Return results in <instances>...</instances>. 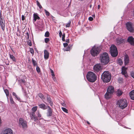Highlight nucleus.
<instances>
[{
	"mask_svg": "<svg viewBox=\"0 0 134 134\" xmlns=\"http://www.w3.org/2000/svg\"><path fill=\"white\" fill-rule=\"evenodd\" d=\"M111 75L108 71H104L101 75V79L104 82H108L111 80Z\"/></svg>",
	"mask_w": 134,
	"mask_h": 134,
	"instance_id": "f257e3e1",
	"label": "nucleus"
},
{
	"mask_svg": "<svg viewBox=\"0 0 134 134\" xmlns=\"http://www.w3.org/2000/svg\"><path fill=\"white\" fill-rule=\"evenodd\" d=\"M86 77L88 81L91 82H94L97 79L96 75L92 71H89L87 73Z\"/></svg>",
	"mask_w": 134,
	"mask_h": 134,
	"instance_id": "f03ea898",
	"label": "nucleus"
},
{
	"mask_svg": "<svg viewBox=\"0 0 134 134\" xmlns=\"http://www.w3.org/2000/svg\"><path fill=\"white\" fill-rule=\"evenodd\" d=\"M100 59L101 63L105 65L108 64L109 61L108 54L107 53H104L100 55Z\"/></svg>",
	"mask_w": 134,
	"mask_h": 134,
	"instance_id": "7ed1b4c3",
	"label": "nucleus"
},
{
	"mask_svg": "<svg viewBox=\"0 0 134 134\" xmlns=\"http://www.w3.org/2000/svg\"><path fill=\"white\" fill-rule=\"evenodd\" d=\"M117 105L121 109H124L127 105V100L125 99H121L117 101Z\"/></svg>",
	"mask_w": 134,
	"mask_h": 134,
	"instance_id": "20e7f679",
	"label": "nucleus"
},
{
	"mask_svg": "<svg viewBox=\"0 0 134 134\" xmlns=\"http://www.w3.org/2000/svg\"><path fill=\"white\" fill-rule=\"evenodd\" d=\"M111 55L113 57H116L118 54L117 48L116 46L114 45H111L110 51Z\"/></svg>",
	"mask_w": 134,
	"mask_h": 134,
	"instance_id": "39448f33",
	"label": "nucleus"
},
{
	"mask_svg": "<svg viewBox=\"0 0 134 134\" xmlns=\"http://www.w3.org/2000/svg\"><path fill=\"white\" fill-rule=\"evenodd\" d=\"M99 51L100 49L99 47L94 46L91 50V53L92 56H95L99 53Z\"/></svg>",
	"mask_w": 134,
	"mask_h": 134,
	"instance_id": "423d86ee",
	"label": "nucleus"
},
{
	"mask_svg": "<svg viewBox=\"0 0 134 134\" xmlns=\"http://www.w3.org/2000/svg\"><path fill=\"white\" fill-rule=\"evenodd\" d=\"M19 124L20 127H22L24 129H25L27 127V122L26 121L21 118L19 119Z\"/></svg>",
	"mask_w": 134,
	"mask_h": 134,
	"instance_id": "0eeeda50",
	"label": "nucleus"
},
{
	"mask_svg": "<svg viewBox=\"0 0 134 134\" xmlns=\"http://www.w3.org/2000/svg\"><path fill=\"white\" fill-rule=\"evenodd\" d=\"M127 29L130 32H132L134 31L132 23L130 22H127L126 24Z\"/></svg>",
	"mask_w": 134,
	"mask_h": 134,
	"instance_id": "6e6552de",
	"label": "nucleus"
},
{
	"mask_svg": "<svg viewBox=\"0 0 134 134\" xmlns=\"http://www.w3.org/2000/svg\"><path fill=\"white\" fill-rule=\"evenodd\" d=\"M102 69V67L100 64H96L94 66L93 70L95 72H98L101 70Z\"/></svg>",
	"mask_w": 134,
	"mask_h": 134,
	"instance_id": "1a4fd4ad",
	"label": "nucleus"
},
{
	"mask_svg": "<svg viewBox=\"0 0 134 134\" xmlns=\"http://www.w3.org/2000/svg\"><path fill=\"white\" fill-rule=\"evenodd\" d=\"M0 24L2 29L4 30L5 26V22L3 17L1 15H0Z\"/></svg>",
	"mask_w": 134,
	"mask_h": 134,
	"instance_id": "9d476101",
	"label": "nucleus"
},
{
	"mask_svg": "<svg viewBox=\"0 0 134 134\" xmlns=\"http://www.w3.org/2000/svg\"><path fill=\"white\" fill-rule=\"evenodd\" d=\"M48 109L47 110V116H51L52 115V110L50 107L48 106H47Z\"/></svg>",
	"mask_w": 134,
	"mask_h": 134,
	"instance_id": "9b49d317",
	"label": "nucleus"
},
{
	"mask_svg": "<svg viewBox=\"0 0 134 134\" xmlns=\"http://www.w3.org/2000/svg\"><path fill=\"white\" fill-rule=\"evenodd\" d=\"M107 92L108 93H110L113 94L114 92V89L113 87L111 86H109L107 89Z\"/></svg>",
	"mask_w": 134,
	"mask_h": 134,
	"instance_id": "f8f14e48",
	"label": "nucleus"
},
{
	"mask_svg": "<svg viewBox=\"0 0 134 134\" xmlns=\"http://www.w3.org/2000/svg\"><path fill=\"white\" fill-rule=\"evenodd\" d=\"M29 114L31 120L34 119L35 121L37 120V118L35 116V113L34 112H30Z\"/></svg>",
	"mask_w": 134,
	"mask_h": 134,
	"instance_id": "ddd939ff",
	"label": "nucleus"
},
{
	"mask_svg": "<svg viewBox=\"0 0 134 134\" xmlns=\"http://www.w3.org/2000/svg\"><path fill=\"white\" fill-rule=\"evenodd\" d=\"M134 38L133 37L131 36L129 37L127 39V41L128 42L132 45H134Z\"/></svg>",
	"mask_w": 134,
	"mask_h": 134,
	"instance_id": "4468645a",
	"label": "nucleus"
},
{
	"mask_svg": "<svg viewBox=\"0 0 134 134\" xmlns=\"http://www.w3.org/2000/svg\"><path fill=\"white\" fill-rule=\"evenodd\" d=\"M40 19L39 17L38 16L37 13H34L33 14V21L34 23L36 20L37 19Z\"/></svg>",
	"mask_w": 134,
	"mask_h": 134,
	"instance_id": "2eb2a0df",
	"label": "nucleus"
},
{
	"mask_svg": "<svg viewBox=\"0 0 134 134\" xmlns=\"http://www.w3.org/2000/svg\"><path fill=\"white\" fill-rule=\"evenodd\" d=\"M126 69L127 68H125L124 67H123L122 68V72L121 73L122 75H124L125 77H127V75L126 74Z\"/></svg>",
	"mask_w": 134,
	"mask_h": 134,
	"instance_id": "dca6fc26",
	"label": "nucleus"
},
{
	"mask_svg": "<svg viewBox=\"0 0 134 134\" xmlns=\"http://www.w3.org/2000/svg\"><path fill=\"white\" fill-rule=\"evenodd\" d=\"M44 57L45 59H48L49 57V53L48 51L46 50H45L44 51Z\"/></svg>",
	"mask_w": 134,
	"mask_h": 134,
	"instance_id": "f3484780",
	"label": "nucleus"
},
{
	"mask_svg": "<svg viewBox=\"0 0 134 134\" xmlns=\"http://www.w3.org/2000/svg\"><path fill=\"white\" fill-rule=\"evenodd\" d=\"M112 94L107 92L104 95L105 98L107 99H108L111 98Z\"/></svg>",
	"mask_w": 134,
	"mask_h": 134,
	"instance_id": "a211bd4d",
	"label": "nucleus"
},
{
	"mask_svg": "<svg viewBox=\"0 0 134 134\" xmlns=\"http://www.w3.org/2000/svg\"><path fill=\"white\" fill-rule=\"evenodd\" d=\"M117 44H119L124 42L125 40L121 38H118L116 39Z\"/></svg>",
	"mask_w": 134,
	"mask_h": 134,
	"instance_id": "6ab92c4d",
	"label": "nucleus"
},
{
	"mask_svg": "<svg viewBox=\"0 0 134 134\" xmlns=\"http://www.w3.org/2000/svg\"><path fill=\"white\" fill-rule=\"evenodd\" d=\"M38 106L40 108H41L43 110H44L47 109V107H46V105L44 104H38Z\"/></svg>",
	"mask_w": 134,
	"mask_h": 134,
	"instance_id": "aec40b11",
	"label": "nucleus"
},
{
	"mask_svg": "<svg viewBox=\"0 0 134 134\" xmlns=\"http://www.w3.org/2000/svg\"><path fill=\"white\" fill-rule=\"evenodd\" d=\"M129 57L127 55L125 56L124 58V61L125 65L127 64L129 62Z\"/></svg>",
	"mask_w": 134,
	"mask_h": 134,
	"instance_id": "412c9836",
	"label": "nucleus"
},
{
	"mask_svg": "<svg viewBox=\"0 0 134 134\" xmlns=\"http://www.w3.org/2000/svg\"><path fill=\"white\" fill-rule=\"evenodd\" d=\"M129 95L131 99L134 100V90L132 91L130 93Z\"/></svg>",
	"mask_w": 134,
	"mask_h": 134,
	"instance_id": "4be33fe9",
	"label": "nucleus"
},
{
	"mask_svg": "<svg viewBox=\"0 0 134 134\" xmlns=\"http://www.w3.org/2000/svg\"><path fill=\"white\" fill-rule=\"evenodd\" d=\"M47 101L50 104V105L52 106L53 105V103L51 100V98L48 96L47 97Z\"/></svg>",
	"mask_w": 134,
	"mask_h": 134,
	"instance_id": "5701e85b",
	"label": "nucleus"
},
{
	"mask_svg": "<svg viewBox=\"0 0 134 134\" xmlns=\"http://www.w3.org/2000/svg\"><path fill=\"white\" fill-rule=\"evenodd\" d=\"M123 92L120 89H118L116 92V95L117 96H120L122 94Z\"/></svg>",
	"mask_w": 134,
	"mask_h": 134,
	"instance_id": "b1692460",
	"label": "nucleus"
},
{
	"mask_svg": "<svg viewBox=\"0 0 134 134\" xmlns=\"http://www.w3.org/2000/svg\"><path fill=\"white\" fill-rule=\"evenodd\" d=\"M5 85H4L3 86V89L4 90V91L6 94V95L7 96V99H8V89H5V88L6 87H5Z\"/></svg>",
	"mask_w": 134,
	"mask_h": 134,
	"instance_id": "393cba45",
	"label": "nucleus"
},
{
	"mask_svg": "<svg viewBox=\"0 0 134 134\" xmlns=\"http://www.w3.org/2000/svg\"><path fill=\"white\" fill-rule=\"evenodd\" d=\"M8 129H6L3 130L1 134H8Z\"/></svg>",
	"mask_w": 134,
	"mask_h": 134,
	"instance_id": "a878e982",
	"label": "nucleus"
},
{
	"mask_svg": "<svg viewBox=\"0 0 134 134\" xmlns=\"http://www.w3.org/2000/svg\"><path fill=\"white\" fill-rule=\"evenodd\" d=\"M117 63L119 65H121L123 64L122 60L121 59H119L117 60Z\"/></svg>",
	"mask_w": 134,
	"mask_h": 134,
	"instance_id": "bb28decb",
	"label": "nucleus"
},
{
	"mask_svg": "<svg viewBox=\"0 0 134 134\" xmlns=\"http://www.w3.org/2000/svg\"><path fill=\"white\" fill-rule=\"evenodd\" d=\"M37 106H35L33 107L31 109L32 111V112H34L35 113V112L37 110Z\"/></svg>",
	"mask_w": 134,
	"mask_h": 134,
	"instance_id": "cd10ccee",
	"label": "nucleus"
},
{
	"mask_svg": "<svg viewBox=\"0 0 134 134\" xmlns=\"http://www.w3.org/2000/svg\"><path fill=\"white\" fill-rule=\"evenodd\" d=\"M10 59L12 60L13 62H15L16 60L15 58L11 54L10 55Z\"/></svg>",
	"mask_w": 134,
	"mask_h": 134,
	"instance_id": "c85d7f7f",
	"label": "nucleus"
},
{
	"mask_svg": "<svg viewBox=\"0 0 134 134\" xmlns=\"http://www.w3.org/2000/svg\"><path fill=\"white\" fill-rule=\"evenodd\" d=\"M32 61L33 65L34 66H37V63L35 60H34L33 58H32Z\"/></svg>",
	"mask_w": 134,
	"mask_h": 134,
	"instance_id": "c756f323",
	"label": "nucleus"
},
{
	"mask_svg": "<svg viewBox=\"0 0 134 134\" xmlns=\"http://www.w3.org/2000/svg\"><path fill=\"white\" fill-rule=\"evenodd\" d=\"M10 100L11 103L13 105H15V103L12 97H10Z\"/></svg>",
	"mask_w": 134,
	"mask_h": 134,
	"instance_id": "7c9ffc66",
	"label": "nucleus"
},
{
	"mask_svg": "<svg viewBox=\"0 0 134 134\" xmlns=\"http://www.w3.org/2000/svg\"><path fill=\"white\" fill-rule=\"evenodd\" d=\"M38 96L41 98L42 99H44L45 98L43 94L41 93L38 94Z\"/></svg>",
	"mask_w": 134,
	"mask_h": 134,
	"instance_id": "2f4dec72",
	"label": "nucleus"
},
{
	"mask_svg": "<svg viewBox=\"0 0 134 134\" xmlns=\"http://www.w3.org/2000/svg\"><path fill=\"white\" fill-rule=\"evenodd\" d=\"M36 2L37 5L38 6V7H39L40 9L42 8V7L41 5L40 4V3L38 2V1H36Z\"/></svg>",
	"mask_w": 134,
	"mask_h": 134,
	"instance_id": "473e14b6",
	"label": "nucleus"
},
{
	"mask_svg": "<svg viewBox=\"0 0 134 134\" xmlns=\"http://www.w3.org/2000/svg\"><path fill=\"white\" fill-rule=\"evenodd\" d=\"M49 32L47 31L45 34L44 36L46 37H48L49 36Z\"/></svg>",
	"mask_w": 134,
	"mask_h": 134,
	"instance_id": "72a5a7b5",
	"label": "nucleus"
},
{
	"mask_svg": "<svg viewBox=\"0 0 134 134\" xmlns=\"http://www.w3.org/2000/svg\"><path fill=\"white\" fill-rule=\"evenodd\" d=\"M71 23V22L70 21H69L68 22V23L66 24V27H69L70 26V24Z\"/></svg>",
	"mask_w": 134,
	"mask_h": 134,
	"instance_id": "f704fd0d",
	"label": "nucleus"
},
{
	"mask_svg": "<svg viewBox=\"0 0 134 134\" xmlns=\"http://www.w3.org/2000/svg\"><path fill=\"white\" fill-rule=\"evenodd\" d=\"M37 115L38 116V117L40 118V117H41V113H40L39 111H37Z\"/></svg>",
	"mask_w": 134,
	"mask_h": 134,
	"instance_id": "c9c22d12",
	"label": "nucleus"
},
{
	"mask_svg": "<svg viewBox=\"0 0 134 134\" xmlns=\"http://www.w3.org/2000/svg\"><path fill=\"white\" fill-rule=\"evenodd\" d=\"M65 33H63V34L62 35V39L63 41H65Z\"/></svg>",
	"mask_w": 134,
	"mask_h": 134,
	"instance_id": "e433bc0d",
	"label": "nucleus"
},
{
	"mask_svg": "<svg viewBox=\"0 0 134 134\" xmlns=\"http://www.w3.org/2000/svg\"><path fill=\"white\" fill-rule=\"evenodd\" d=\"M71 47V46H68L67 48H65V50L66 51H69Z\"/></svg>",
	"mask_w": 134,
	"mask_h": 134,
	"instance_id": "4c0bfd02",
	"label": "nucleus"
},
{
	"mask_svg": "<svg viewBox=\"0 0 134 134\" xmlns=\"http://www.w3.org/2000/svg\"><path fill=\"white\" fill-rule=\"evenodd\" d=\"M62 109L66 113H68V110L66 108L64 107H62Z\"/></svg>",
	"mask_w": 134,
	"mask_h": 134,
	"instance_id": "58836bf2",
	"label": "nucleus"
},
{
	"mask_svg": "<svg viewBox=\"0 0 134 134\" xmlns=\"http://www.w3.org/2000/svg\"><path fill=\"white\" fill-rule=\"evenodd\" d=\"M36 70L37 72L38 73L40 72V68L37 66L36 67Z\"/></svg>",
	"mask_w": 134,
	"mask_h": 134,
	"instance_id": "ea45409f",
	"label": "nucleus"
},
{
	"mask_svg": "<svg viewBox=\"0 0 134 134\" xmlns=\"http://www.w3.org/2000/svg\"><path fill=\"white\" fill-rule=\"evenodd\" d=\"M49 41V39L48 38H46L44 39L45 42L46 43H47Z\"/></svg>",
	"mask_w": 134,
	"mask_h": 134,
	"instance_id": "a19ab883",
	"label": "nucleus"
},
{
	"mask_svg": "<svg viewBox=\"0 0 134 134\" xmlns=\"http://www.w3.org/2000/svg\"><path fill=\"white\" fill-rule=\"evenodd\" d=\"M44 11L47 15L49 16V15L50 14L48 11L46 10V9L44 10Z\"/></svg>",
	"mask_w": 134,
	"mask_h": 134,
	"instance_id": "79ce46f5",
	"label": "nucleus"
},
{
	"mask_svg": "<svg viewBox=\"0 0 134 134\" xmlns=\"http://www.w3.org/2000/svg\"><path fill=\"white\" fill-rule=\"evenodd\" d=\"M9 134H13V131L11 129L9 128Z\"/></svg>",
	"mask_w": 134,
	"mask_h": 134,
	"instance_id": "37998d69",
	"label": "nucleus"
},
{
	"mask_svg": "<svg viewBox=\"0 0 134 134\" xmlns=\"http://www.w3.org/2000/svg\"><path fill=\"white\" fill-rule=\"evenodd\" d=\"M30 52L31 53L33 54L34 53V51L33 48H31L30 49Z\"/></svg>",
	"mask_w": 134,
	"mask_h": 134,
	"instance_id": "c03bdc74",
	"label": "nucleus"
},
{
	"mask_svg": "<svg viewBox=\"0 0 134 134\" xmlns=\"http://www.w3.org/2000/svg\"><path fill=\"white\" fill-rule=\"evenodd\" d=\"M21 82H22L25 84V81L23 79H21L20 80Z\"/></svg>",
	"mask_w": 134,
	"mask_h": 134,
	"instance_id": "a18cd8bd",
	"label": "nucleus"
},
{
	"mask_svg": "<svg viewBox=\"0 0 134 134\" xmlns=\"http://www.w3.org/2000/svg\"><path fill=\"white\" fill-rule=\"evenodd\" d=\"M88 19L90 21H92L93 20V18L92 17H90Z\"/></svg>",
	"mask_w": 134,
	"mask_h": 134,
	"instance_id": "49530a36",
	"label": "nucleus"
},
{
	"mask_svg": "<svg viewBox=\"0 0 134 134\" xmlns=\"http://www.w3.org/2000/svg\"><path fill=\"white\" fill-rule=\"evenodd\" d=\"M63 45L64 47H65L68 46V44L67 43H63Z\"/></svg>",
	"mask_w": 134,
	"mask_h": 134,
	"instance_id": "de8ad7c7",
	"label": "nucleus"
},
{
	"mask_svg": "<svg viewBox=\"0 0 134 134\" xmlns=\"http://www.w3.org/2000/svg\"><path fill=\"white\" fill-rule=\"evenodd\" d=\"M21 19H22V20H23V21H24L25 19V16L23 15H22V16H21Z\"/></svg>",
	"mask_w": 134,
	"mask_h": 134,
	"instance_id": "09e8293b",
	"label": "nucleus"
},
{
	"mask_svg": "<svg viewBox=\"0 0 134 134\" xmlns=\"http://www.w3.org/2000/svg\"><path fill=\"white\" fill-rule=\"evenodd\" d=\"M131 76L132 77L134 78V72H133L131 73Z\"/></svg>",
	"mask_w": 134,
	"mask_h": 134,
	"instance_id": "8fccbe9b",
	"label": "nucleus"
},
{
	"mask_svg": "<svg viewBox=\"0 0 134 134\" xmlns=\"http://www.w3.org/2000/svg\"><path fill=\"white\" fill-rule=\"evenodd\" d=\"M59 35L60 37H61L62 35V32L61 31H59Z\"/></svg>",
	"mask_w": 134,
	"mask_h": 134,
	"instance_id": "3c124183",
	"label": "nucleus"
},
{
	"mask_svg": "<svg viewBox=\"0 0 134 134\" xmlns=\"http://www.w3.org/2000/svg\"><path fill=\"white\" fill-rule=\"evenodd\" d=\"M13 95L15 97H16L17 96L16 93L14 92L13 93Z\"/></svg>",
	"mask_w": 134,
	"mask_h": 134,
	"instance_id": "603ef678",
	"label": "nucleus"
},
{
	"mask_svg": "<svg viewBox=\"0 0 134 134\" xmlns=\"http://www.w3.org/2000/svg\"><path fill=\"white\" fill-rule=\"evenodd\" d=\"M16 98L18 100H19L20 99V98L19 97H18L17 96L16 97Z\"/></svg>",
	"mask_w": 134,
	"mask_h": 134,
	"instance_id": "864d4df0",
	"label": "nucleus"
},
{
	"mask_svg": "<svg viewBox=\"0 0 134 134\" xmlns=\"http://www.w3.org/2000/svg\"><path fill=\"white\" fill-rule=\"evenodd\" d=\"M61 104H62V105L63 106H64V107H65V104L64 103H61Z\"/></svg>",
	"mask_w": 134,
	"mask_h": 134,
	"instance_id": "5fc2aeb1",
	"label": "nucleus"
},
{
	"mask_svg": "<svg viewBox=\"0 0 134 134\" xmlns=\"http://www.w3.org/2000/svg\"><path fill=\"white\" fill-rule=\"evenodd\" d=\"M66 42L68 43L69 42V39H67L66 40Z\"/></svg>",
	"mask_w": 134,
	"mask_h": 134,
	"instance_id": "6e6d98bb",
	"label": "nucleus"
},
{
	"mask_svg": "<svg viewBox=\"0 0 134 134\" xmlns=\"http://www.w3.org/2000/svg\"><path fill=\"white\" fill-rule=\"evenodd\" d=\"M28 45L30 46H32V44L31 43V42H30L29 43Z\"/></svg>",
	"mask_w": 134,
	"mask_h": 134,
	"instance_id": "4d7b16f0",
	"label": "nucleus"
},
{
	"mask_svg": "<svg viewBox=\"0 0 134 134\" xmlns=\"http://www.w3.org/2000/svg\"><path fill=\"white\" fill-rule=\"evenodd\" d=\"M51 72L52 74H53L54 73L53 71L51 69Z\"/></svg>",
	"mask_w": 134,
	"mask_h": 134,
	"instance_id": "13d9d810",
	"label": "nucleus"
},
{
	"mask_svg": "<svg viewBox=\"0 0 134 134\" xmlns=\"http://www.w3.org/2000/svg\"><path fill=\"white\" fill-rule=\"evenodd\" d=\"M52 76L53 77H54V73H53V74H52ZM53 79H54L53 78Z\"/></svg>",
	"mask_w": 134,
	"mask_h": 134,
	"instance_id": "bf43d9fd",
	"label": "nucleus"
},
{
	"mask_svg": "<svg viewBox=\"0 0 134 134\" xmlns=\"http://www.w3.org/2000/svg\"><path fill=\"white\" fill-rule=\"evenodd\" d=\"M100 8V6L99 5H98V9H99Z\"/></svg>",
	"mask_w": 134,
	"mask_h": 134,
	"instance_id": "052dcab7",
	"label": "nucleus"
},
{
	"mask_svg": "<svg viewBox=\"0 0 134 134\" xmlns=\"http://www.w3.org/2000/svg\"><path fill=\"white\" fill-rule=\"evenodd\" d=\"M5 64L7 65H8V62H5Z\"/></svg>",
	"mask_w": 134,
	"mask_h": 134,
	"instance_id": "680f3d73",
	"label": "nucleus"
},
{
	"mask_svg": "<svg viewBox=\"0 0 134 134\" xmlns=\"http://www.w3.org/2000/svg\"><path fill=\"white\" fill-rule=\"evenodd\" d=\"M92 16L94 17H95V15H92Z\"/></svg>",
	"mask_w": 134,
	"mask_h": 134,
	"instance_id": "e2e57ef3",
	"label": "nucleus"
},
{
	"mask_svg": "<svg viewBox=\"0 0 134 134\" xmlns=\"http://www.w3.org/2000/svg\"><path fill=\"white\" fill-rule=\"evenodd\" d=\"M27 36H29V34H28V32L27 33Z\"/></svg>",
	"mask_w": 134,
	"mask_h": 134,
	"instance_id": "0e129e2a",
	"label": "nucleus"
},
{
	"mask_svg": "<svg viewBox=\"0 0 134 134\" xmlns=\"http://www.w3.org/2000/svg\"><path fill=\"white\" fill-rule=\"evenodd\" d=\"M87 124H90V123H89L88 121H87Z\"/></svg>",
	"mask_w": 134,
	"mask_h": 134,
	"instance_id": "69168bd1",
	"label": "nucleus"
},
{
	"mask_svg": "<svg viewBox=\"0 0 134 134\" xmlns=\"http://www.w3.org/2000/svg\"><path fill=\"white\" fill-rule=\"evenodd\" d=\"M91 7V5L90 6V7Z\"/></svg>",
	"mask_w": 134,
	"mask_h": 134,
	"instance_id": "338daca9",
	"label": "nucleus"
},
{
	"mask_svg": "<svg viewBox=\"0 0 134 134\" xmlns=\"http://www.w3.org/2000/svg\"><path fill=\"white\" fill-rule=\"evenodd\" d=\"M6 85V86H7L6 85Z\"/></svg>",
	"mask_w": 134,
	"mask_h": 134,
	"instance_id": "774afa93",
	"label": "nucleus"
}]
</instances>
